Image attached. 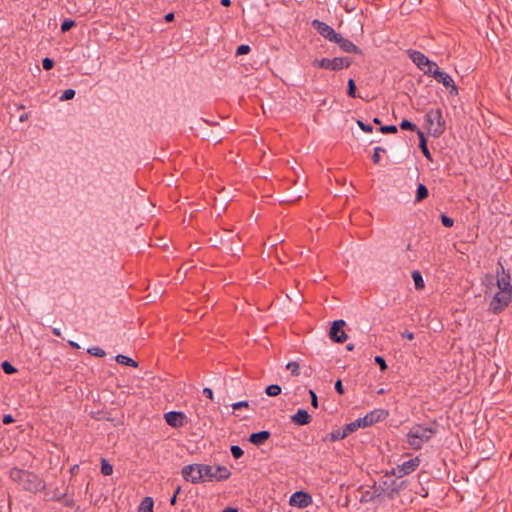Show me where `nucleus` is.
<instances>
[{
	"label": "nucleus",
	"mask_w": 512,
	"mask_h": 512,
	"mask_svg": "<svg viewBox=\"0 0 512 512\" xmlns=\"http://www.w3.org/2000/svg\"><path fill=\"white\" fill-rule=\"evenodd\" d=\"M183 478L193 484L221 482L231 477V471L222 465L189 464L182 468Z\"/></svg>",
	"instance_id": "obj_1"
},
{
	"label": "nucleus",
	"mask_w": 512,
	"mask_h": 512,
	"mask_svg": "<svg viewBox=\"0 0 512 512\" xmlns=\"http://www.w3.org/2000/svg\"><path fill=\"white\" fill-rule=\"evenodd\" d=\"M496 286L498 291L493 295L488 308L495 315L504 311L512 302L511 276L500 261L496 269Z\"/></svg>",
	"instance_id": "obj_2"
},
{
	"label": "nucleus",
	"mask_w": 512,
	"mask_h": 512,
	"mask_svg": "<svg viewBox=\"0 0 512 512\" xmlns=\"http://www.w3.org/2000/svg\"><path fill=\"white\" fill-rule=\"evenodd\" d=\"M9 477L25 491L34 494L41 492L46 488L45 481L34 472L14 467L9 471Z\"/></svg>",
	"instance_id": "obj_3"
},
{
	"label": "nucleus",
	"mask_w": 512,
	"mask_h": 512,
	"mask_svg": "<svg viewBox=\"0 0 512 512\" xmlns=\"http://www.w3.org/2000/svg\"><path fill=\"white\" fill-rule=\"evenodd\" d=\"M436 433V430L432 427L423 426L421 424H416L412 426L407 433V444L410 448L414 450H419L422 446L427 443L433 435Z\"/></svg>",
	"instance_id": "obj_4"
},
{
	"label": "nucleus",
	"mask_w": 512,
	"mask_h": 512,
	"mask_svg": "<svg viewBox=\"0 0 512 512\" xmlns=\"http://www.w3.org/2000/svg\"><path fill=\"white\" fill-rule=\"evenodd\" d=\"M352 59L350 57H335L333 59L322 58L315 59L312 62V66L315 68L327 69L332 71H338L344 68L350 67Z\"/></svg>",
	"instance_id": "obj_5"
},
{
	"label": "nucleus",
	"mask_w": 512,
	"mask_h": 512,
	"mask_svg": "<svg viewBox=\"0 0 512 512\" xmlns=\"http://www.w3.org/2000/svg\"><path fill=\"white\" fill-rule=\"evenodd\" d=\"M425 122L434 136H439L445 131V121L441 109H431L425 114Z\"/></svg>",
	"instance_id": "obj_6"
},
{
	"label": "nucleus",
	"mask_w": 512,
	"mask_h": 512,
	"mask_svg": "<svg viewBox=\"0 0 512 512\" xmlns=\"http://www.w3.org/2000/svg\"><path fill=\"white\" fill-rule=\"evenodd\" d=\"M435 70H430L431 76L439 83H442L446 88H449L450 95H458V87L455 85L452 77L444 71H441L437 64H434Z\"/></svg>",
	"instance_id": "obj_7"
},
{
	"label": "nucleus",
	"mask_w": 512,
	"mask_h": 512,
	"mask_svg": "<svg viewBox=\"0 0 512 512\" xmlns=\"http://www.w3.org/2000/svg\"><path fill=\"white\" fill-rule=\"evenodd\" d=\"M420 458L418 456L404 461L402 464L397 465L392 470V474L398 478H402L411 474L420 466Z\"/></svg>",
	"instance_id": "obj_8"
},
{
	"label": "nucleus",
	"mask_w": 512,
	"mask_h": 512,
	"mask_svg": "<svg viewBox=\"0 0 512 512\" xmlns=\"http://www.w3.org/2000/svg\"><path fill=\"white\" fill-rule=\"evenodd\" d=\"M312 27L325 39L329 40L330 42L337 41L338 33L335 32V30L326 24L325 22H322L320 20H313L312 21Z\"/></svg>",
	"instance_id": "obj_9"
},
{
	"label": "nucleus",
	"mask_w": 512,
	"mask_h": 512,
	"mask_svg": "<svg viewBox=\"0 0 512 512\" xmlns=\"http://www.w3.org/2000/svg\"><path fill=\"white\" fill-rule=\"evenodd\" d=\"M166 423L173 428H180L187 424V416L183 412L170 411L164 414Z\"/></svg>",
	"instance_id": "obj_10"
},
{
	"label": "nucleus",
	"mask_w": 512,
	"mask_h": 512,
	"mask_svg": "<svg viewBox=\"0 0 512 512\" xmlns=\"http://www.w3.org/2000/svg\"><path fill=\"white\" fill-rule=\"evenodd\" d=\"M388 416V411L385 409H376L365 415L363 418H360L362 427L371 426L377 422L385 420Z\"/></svg>",
	"instance_id": "obj_11"
},
{
	"label": "nucleus",
	"mask_w": 512,
	"mask_h": 512,
	"mask_svg": "<svg viewBox=\"0 0 512 512\" xmlns=\"http://www.w3.org/2000/svg\"><path fill=\"white\" fill-rule=\"evenodd\" d=\"M345 326L344 320H336L333 322L329 335L330 338L337 343H344L347 339V335L343 330Z\"/></svg>",
	"instance_id": "obj_12"
},
{
	"label": "nucleus",
	"mask_w": 512,
	"mask_h": 512,
	"mask_svg": "<svg viewBox=\"0 0 512 512\" xmlns=\"http://www.w3.org/2000/svg\"><path fill=\"white\" fill-rule=\"evenodd\" d=\"M289 503L291 506L306 508L312 503V497L306 492L297 491L292 494Z\"/></svg>",
	"instance_id": "obj_13"
},
{
	"label": "nucleus",
	"mask_w": 512,
	"mask_h": 512,
	"mask_svg": "<svg viewBox=\"0 0 512 512\" xmlns=\"http://www.w3.org/2000/svg\"><path fill=\"white\" fill-rule=\"evenodd\" d=\"M408 56L421 70H424L426 64L430 63V60L420 51L408 50Z\"/></svg>",
	"instance_id": "obj_14"
},
{
	"label": "nucleus",
	"mask_w": 512,
	"mask_h": 512,
	"mask_svg": "<svg viewBox=\"0 0 512 512\" xmlns=\"http://www.w3.org/2000/svg\"><path fill=\"white\" fill-rule=\"evenodd\" d=\"M334 43H337L341 50H343L346 53H361V50L350 40L343 38L340 34L337 37V41Z\"/></svg>",
	"instance_id": "obj_15"
},
{
	"label": "nucleus",
	"mask_w": 512,
	"mask_h": 512,
	"mask_svg": "<svg viewBox=\"0 0 512 512\" xmlns=\"http://www.w3.org/2000/svg\"><path fill=\"white\" fill-rule=\"evenodd\" d=\"M312 418L309 413L304 409H299L292 417L291 421L299 426L307 425L311 422Z\"/></svg>",
	"instance_id": "obj_16"
},
{
	"label": "nucleus",
	"mask_w": 512,
	"mask_h": 512,
	"mask_svg": "<svg viewBox=\"0 0 512 512\" xmlns=\"http://www.w3.org/2000/svg\"><path fill=\"white\" fill-rule=\"evenodd\" d=\"M270 437V432L260 431L252 433L249 437V441L254 445H262Z\"/></svg>",
	"instance_id": "obj_17"
},
{
	"label": "nucleus",
	"mask_w": 512,
	"mask_h": 512,
	"mask_svg": "<svg viewBox=\"0 0 512 512\" xmlns=\"http://www.w3.org/2000/svg\"><path fill=\"white\" fill-rule=\"evenodd\" d=\"M417 135L420 140L419 148H420L421 152L423 153V155L426 157L427 160L432 161L433 160L432 155L427 147V142H426L424 133L420 130H417Z\"/></svg>",
	"instance_id": "obj_18"
},
{
	"label": "nucleus",
	"mask_w": 512,
	"mask_h": 512,
	"mask_svg": "<svg viewBox=\"0 0 512 512\" xmlns=\"http://www.w3.org/2000/svg\"><path fill=\"white\" fill-rule=\"evenodd\" d=\"M153 506V499L151 497H145L138 507V512H153Z\"/></svg>",
	"instance_id": "obj_19"
},
{
	"label": "nucleus",
	"mask_w": 512,
	"mask_h": 512,
	"mask_svg": "<svg viewBox=\"0 0 512 512\" xmlns=\"http://www.w3.org/2000/svg\"><path fill=\"white\" fill-rule=\"evenodd\" d=\"M411 276H412V279L414 281V285H415L416 290L424 289L425 283H424V280H423V277H422L420 271L414 270L412 272Z\"/></svg>",
	"instance_id": "obj_20"
},
{
	"label": "nucleus",
	"mask_w": 512,
	"mask_h": 512,
	"mask_svg": "<svg viewBox=\"0 0 512 512\" xmlns=\"http://www.w3.org/2000/svg\"><path fill=\"white\" fill-rule=\"evenodd\" d=\"M429 195L428 189L424 184H419L416 190L415 202H421Z\"/></svg>",
	"instance_id": "obj_21"
},
{
	"label": "nucleus",
	"mask_w": 512,
	"mask_h": 512,
	"mask_svg": "<svg viewBox=\"0 0 512 512\" xmlns=\"http://www.w3.org/2000/svg\"><path fill=\"white\" fill-rule=\"evenodd\" d=\"M115 359L119 364H123L129 367L138 366V363L135 360L122 354L117 355Z\"/></svg>",
	"instance_id": "obj_22"
},
{
	"label": "nucleus",
	"mask_w": 512,
	"mask_h": 512,
	"mask_svg": "<svg viewBox=\"0 0 512 512\" xmlns=\"http://www.w3.org/2000/svg\"><path fill=\"white\" fill-rule=\"evenodd\" d=\"M362 427V423L360 418L357 419L354 422H351L347 425H345L343 428H341L346 433V437L350 435L351 433L355 432L358 428Z\"/></svg>",
	"instance_id": "obj_23"
},
{
	"label": "nucleus",
	"mask_w": 512,
	"mask_h": 512,
	"mask_svg": "<svg viewBox=\"0 0 512 512\" xmlns=\"http://www.w3.org/2000/svg\"><path fill=\"white\" fill-rule=\"evenodd\" d=\"M101 473L109 476L113 473V466L104 458L101 459Z\"/></svg>",
	"instance_id": "obj_24"
},
{
	"label": "nucleus",
	"mask_w": 512,
	"mask_h": 512,
	"mask_svg": "<svg viewBox=\"0 0 512 512\" xmlns=\"http://www.w3.org/2000/svg\"><path fill=\"white\" fill-rule=\"evenodd\" d=\"M265 392L268 396L275 397L281 393V387L277 384H271L266 387Z\"/></svg>",
	"instance_id": "obj_25"
},
{
	"label": "nucleus",
	"mask_w": 512,
	"mask_h": 512,
	"mask_svg": "<svg viewBox=\"0 0 512 512\" xmlns=\"http://www.w3.org/2000/svg\"><path fill=\"white\" fill-rule=\"evenodd\" d=\"M346 438V433L341 428L333 430L330 433V440L331 441H337Z\"/></svg>",
	"instance_id": "obj_26"
},
{
	"label": "nucleus",
	"mask_w": 512,
	"mask_h": 512,
	"mask_svg": "<svg viewBox=\"0 0 512 512\" xmlns=\"http://www.w3.org/2000/svg\"><path fill=\"white\" fill-rule=\"evenodd\" d=\"M76 26V22L72 19H65L61 24V31L63 33L69 31L71 28Z\"/></svg>",
	"instance_id": "obj_27"
},
{
	"label": "nucleus",
	"mask_w": 512,
	"mask_h": 512,
	"mask_svg": "<svg viewBox=\"0 0 512 512\" xmlns=\"http://www.w3.org/2000/svg\"><path fill=\"white\" fill-rule=\"evenodd\" d=\"M400 128L403 130H410V131L418 130L417 126L414 123H412L406 119L402 120V122L400 123Z\"/></svg>",
	"instance_id": "obj_28"
},
{
	"label": "nucleus",
	"mask_w": 512,
	"mask_h": 512,
	"mask_svg": "<svg viewBox=\"0 0 512 512\" xmlns=\"http://www.w3.org/2000/svg\"><path fill=\"white\" fill-rule=\"evenodd\" d=\"M347 94L352 98L358 97L356 94V85L353 79L348 80Z\"/></svg>",
	"instance_id": "obj_29"
},
{
	"label": "nucleus",
	"mask_w": 512,
	"mask_h": 512,
	"mask_svg": "<svg viewBox=\"0 0 512 512\" xmlns=\"http://www.w3.org/2000/svg\"><path fill=\"white\" fill-rule=\"evenodd\" d=\"M88 353L96 357H104L106 355L105 351L98 346L89 348Z\"/></svg>",
	"instance_id": "obj_30"
},
{
	"label": "nucleus",
	"mask_w": 512,
	"mask_h": 512,
	"mask_svg": "<svg viewBox=\"0 0 512 512\" xmlns=\"http://www.w3.org/2000/svg\"><path fill=\"white\" fill-rule=\"evenodd\" d=\"M1 367L6 374H14L17 372V369L8 361L2 362Z\"/></svg>",
	"instance_id": "obj_31"
},
{
	"label": "nucleus",
	"mask_w": 512,
	"mask_h": 512,
	"mask_svg": "<svg viewBox=\"0 0 512 512\" xmlns=\"http://www.w3.org/2000/svg\"><path fill=\"white\" fill-rule=\"evenodd\" d=\"M286 368L290 370L291 374L294 376H298L300 374L299 364L297 362H289Z\"/></svg>",
	"instance_id": "obj_32"
},
{
	"label": "nucleus",
	"mask_w": 512,
	"mask_h": 512,
	"mask_svg": "<svg viewBox=\"0 0 512 512\" xmlns=\"http://www.w3.org/2000/svg\"><path fill=\"white\" fill-rule=\"evenodd\" d=\"M231 450V454L232 456L235 458V459H239L240 457L243 456L244 452L242 450L241 447L237 446V445H233L231 446L230 448Z\"/></svg>",
	"instance_id": "obj_33"
},
{
	"label": "nucleus",
	"mask_w": 512,
	"mask_h": 512,
	"mask_svg": "<svg viewBox=\"0 0 512 512\" xmlns=\"http://www.w3.org/2000/svg\"><path fill=\"white\" fill-rule=\"evenodd\" d=\"M381 152H385V150L382 147L374 148V153L372 155V161L374 164H378L380 162V159H381L380 153Z\"/></svg>",
	"instance_id": "obj_34"
},
{
	"label": "nucleus",
	"mask_w": 512,
	"mask_h": 512,
	"mask_svg": "<svg viewBox=\"0 0 512 512\" xmlns=\"http://www.w3.org/2000/svg\"><path fill=\"white\" fill-rule=\"evenodd\" d=\"M64 496H66V493L61 494L55 490L51 497H48V495H45V499L59 502V501H62V499H64Z\"/></svg>",
	"instance_id": "obj_35"
},
{
	"label": "nucleus",
	"mask_w": 512,
	"mask_h": 512,
	"mask_svg": "<svg viewBox=\"0 0 512 512\" xmlns=\"http://www.w3.org/2000/svg\"><path fill=\"white\" fill-rule=\"evenodd\" d=\"M74 96H75V90H73V89H66L63 92L62 96L60 97V100H62V101L70 100V99L74 98Z\"/></svg>",
	"instance_id": "obj_36"
},
{
	"label": "nucleus",
	"mask_w": 512,
	"mask_h": 512,
	"mask_svg": "<svg viewBox=\"0 0 512 512\" xmlns=\"http://www.w3.org/2000/svg\"><path fill=\"white\" fill-rule=\"evenodd\" d=\"M379 130L384 134H387V133L392 134V133L397 132V127L395 125H385V126H381Z\"/></svg>",
	"instance_id": "obj_37"
},
{
	"label": "nucleus",
	"mask_w": 512,
	"mask_h": 512,
	"mask_svg": "<svg viewBox=\"0 0 512 512\" xmlns=\"http://www.w3.org/2000/svg\"><path fill=\"white\" fill-rule=\"evenodd\" d=\"M251 51V48L249 45H240L237 50H236V55L239 56V55H244V54H248L249 52Z\"/></svg>",
	"instance_id": "obj_38"
},
{
	"label": "nucleus",
	"mask_w": 512,
	"mask_h": 512,
	"mask_svg": "<svg viewBox=\"0 0 512 512\" xmlns=\"http://www.w3.org/2000/svg\"><path fill=\"white\" fill-rule=\"evenodd\" d=\"M42 66L44 70H51L54 67V61L51 58H44L42 61Z\"/></svg>",
	"instance_id": "obj_39"
},
{
	"label": "nucleus",
	"mask_w": 512,
	"mask_h": 512,
	"mask_svg": "<svg viewBox=\"0 0 512 512\" xmlns=\"http://www.w3.org/2000/svg\"><path fill=\"white\" fill-rule=\"evenodd\" d=\"M441 222L443 224V226L447 227V228H450L453 226L454 224V220L450 217H448L447 215H441Z\"/></svg>",
	"instance_id": "obj_40"
},
{
	"label": "nucleus",
	"mask_w": 512,
	"mask_h": 512,
	"mask_svg": "<svg viewBox=\"0 0 512 512\" xmlns=\"http://www.w3.org/2000/svg\"><path fill=\"white\" fill-rule=\"evenodd\" d=\"M60 503H62L65 507H69V508H73L75 507V501L72 497H67L64 496V499H62V501H59Z\"/></svg>",
	"instance_id": "obj_41"
},
{
	"label": "nucleus",
	"mask_w": 512,
	"mask_h": 512,
	"mask_svg": "<svg viewBox=\"0 0 512 512\" xmlns=\"http://www.w3.org/2000/svg\"><path fill=\"white\" fill-rule=\"evenodd\" d=\"M375 363H377L379 365L381 371L387 370L386 361L382 356H376Z\"/></svg>",
	"instance_id": "obj_42"
},
{
	"label": "nucleus",
	"mask_w": 512,
	"mask_h": 512,
	"mask_svg": "<svg viewBox=\"0 0 512 512\" xmlns=\"http://www.w3.org/2000/svg\"><path fill=\"white\" fill-rule=\"evenodd\" d=\"M233 410H239L241 408H249V402L248 401H240L233 403L232 405Z\"/></svg>",
	"instance_id": "obj_43"
},
{
	"label": "nucleus",
	"mask_w": 512,
	"mask_h": 512,
	"mask_svg": "<svg viewBox=\"0 0 512 512\" xmlns=\"http://www.w3.org/2000/svg\"><path fill=\"white\" fill-rule=\"evenodd\" d=\"M357 124L364 132L371 133L373 131V127L370 124H365L360 120L357 121Z\"/></svg>",
	"instance_id": "obj_44"
},
{
	"label": "nucleus",
	"mask_w": 512,
	"mask_h": 512,
	"mask_svg": "<svg viewBox=\"0 0 512 512\" xmlns=\"http://www.w3.org/2000/svg\"><path fill=\"white\" fill-rule=\"evenodd\" d=\"M309 393H310V396H311V405L314 408H317L318 407V399H317V396H316L315 392L313 390H310Z\"/></svg>",
	"instance_id": "obj_45"
},
{
	"label": "nucleus",
	"mask_w": 512,
	"mask_h": 512,
	"mask_svg": "<svg viewBox=\"0 0 512 512\" xmlns=\"http://www.w3.org/2000/svg\"><path fill=\"white\" fill-rule=\"evenodd\" d=\"M335 390L340 394V395H343L344 394V388H343V385H342V381L341 380H337L336 383H335Z\"/></svg>",
	"instance_id": "obj_46"
},
{
	"label": "nucleus",
	"mask_w": 512,
	"mask_h": 512,
	"mask_svg": "<svg viewBox=\"0 0 512 512\" xmlns=\"http://www.w3.org/2000/svg\"><path fill=\"white\" fill-rule=\"evenodd\" d=\"M485 279L489 282V283L485 284V286H486L485 294H487L488 290H491L492 286H493L492 276L491 275H486Z\"/></svg>",
	"instance_id": "obj_47"
},
{
	"label": "nucleus",
	"mask_w": 512,
	"mask_h": 512,
	"mask_svg": "<svg viewBox=\"0 0 512 512\" xmlns=\"http://www.w3.org/2000/svg\"><path fill=\"white\" fill-rule=\"evenodd\" d=\"M2 422L3 424L8 425L14 422V418L12 417V415L6 414L3 416Z\"/></svg>",
	"instance_id": "obj_48"
},
{
	"label": "nucleus",
	"mask_w": 512,
	"mask_h": 512,
	"mask_svg": "<svg viewBox=\"0 0 512 512\" xmlns=\"http://www.w3.org/2000/svg\"><path fill=\"white\" fill-rule=\"evenodd\" d=\"M434 64H436V63H435V62H432V61H430V63H429V64H426L427 69H425V68H424V70H423V71H424V73H425V74H428V75H431V72H429V71H430V70H435V68H436V67L434 66Z\"/></svg>",
	"instance_id": "obj_49"
},
{
	"label": "nucleus",
	"mask_w": 512,
	"mask_h": 512,
	"mask_svg": "<svg viewBox=\"0 0 512 512\" xmlns=\"http://www.w3.org/2000/svg\"><path fill=\"white\" fill-rule=\"evenodd\" d=\"M402 338H405L407 340H413L414 339V333L410 331H404L401 333Z\"/></svg>",
	"instance_id": "obj_50"
},
{
	"label": "nucleus",
	"mask_w": 512,
	"mask_h": 512,
	"mask_svg": "<svg viewBox=\"0 0 512 512\" xmlns=\"http://www.w3.org/2000/svg\"><path fill=\"white\" fill-rule=\"evenodd\" d=\"M203 394L205 397L209 398V399H213V391L210 389V388H204L203 389Z\"/></svg>",
	"instance_id": "obj_51"
},
{
	"label": "nucleus",
	"mask_w": 512,
	"mask_h": 512,
	"mask_svg": "<svg viewBox=\"0 0 512 512\" xmlns=\"http://www.w3.org/2000/svg\"><path fill=\"white\" fill-rule=\"evenodd\" d=\"M180 490H181V488L178 486V487H177V489H176V491H175V493H174V494H173V496L171 497V499H170V503H171L172 505H174V504L176 503L177 495H178V493L180 492Z\"/></svg>",
	"instance_id": "obj_52"
},
{
	"label": "nucleus",
	"mask_w": 512,
	"mask_h": 512,
	"mask_svg": "<svg viewBox=\"0 0 512 512\" xmlns=\"http://www.w3.org/2000/svg\"><path fill=\"white\" fill-rule=\"evenodd\" d=\"M78 471H79V465H77V464L72 466L71 469H70V472L73 475L76 474Z\"/></svg>",
	"instance_id": "obj_53"
},
{
	"label": "nucleus",
	"mask_w": 512,
	"mask_h": 512,
	"mask_svg": "<svg viewBox=\"0 0 512 512\" xmlns=\"http://www.w3.org/2000/svg\"><path fill=\"white\" fill-rule=\"evenodd\" d=\"M174 19V14L173 13H168L166 16H165V20L167 22H170Z\"/></svg>",
	"instance_id": "obj_54"
},
{
	"label": "nucleus",
	"mask_w": 512,
	"mask_h": 512,
	"mask_svg": "<svg viewBox=\"0 0 512 512\" xmlns=\"http://www.w3.org/2000/svg\"><path fill=\"white\" fill-rule=\"evenodd\" d=\"M52 333L57 337L61 336V331L58 328H53Z\"/></svg>",
	"instance_id": "obj_55"
},
{
	"label": "nucleus",
	"mask_w": 512,
	"mask_h": 512,
	"mask_svg": "<svg viewBox=\"0 0 512 512\" xmlns=\"http://www.w3.org/2000/svg\"><path fill=\"white\" fill-rule=\"evenodd\" d=\"M220 3L223 5V6H230L231 4V1L230 0H221Z\"/></svg>",
	"instance_id": "obj_56"
},
{
	"label": "nucleus",
	"mask_w": 512,
	"mask_h": 512,
	"mask_svg": "<svg viewBox=\"0 0 512 512\" xmlns=\"http://www.w3.org/2000/svg\"><path fill=\"white\" fill-rule=\"evenodd\" d=\"M223 512H237V510L235 508H226L225 510H223Z\"/></svg>",
	"instance_id": "obj_57"
},
{
	"label": "nucleus",
	"mask_w": 512,
	"mask_h": 512,
	"mask_svg": "<svg viewBox=\"0 0 512 512\" xmlns=\"http://www.w3.org/2000/svg\"><path fill=\"white\" fill-rule=\"evenodd\" d=\"M69 344H70V346H72L74 348H79L78 344L73 341H70Z\"/></svg>",
	"instance_id": "obj_58"
},
{
	"label": "nucleus",
	"mask_w": 512,
	"mask_h": 512,
	"mask_svg": "<svg viewBox=\"0 0 512 512\" xmlns=\"http://www.w3.org/2000/svg\"><path fill=\"white\" fill-rule=\"evenodd\" d=\"M347 349L348 350H352L353 349V345L352 344L347 345Z\"/></svg>",
	"instance_id": "obj_59"
},
{
	"label": "nucleus",
	"mask_w": 512,
	"mask_h": 512,
	"mask_svg": "<svg viewBox=\"0 0 512 512\" xmlns=\"http://www.w3.org/2000/svg\"><path fill=\"white\" fill-rule=\"evenodd\" d=\"M374 123L380 124V120L378 118H374Z\"/></svg>",
	"instance_id": "obj_60"
}]
</instances>
